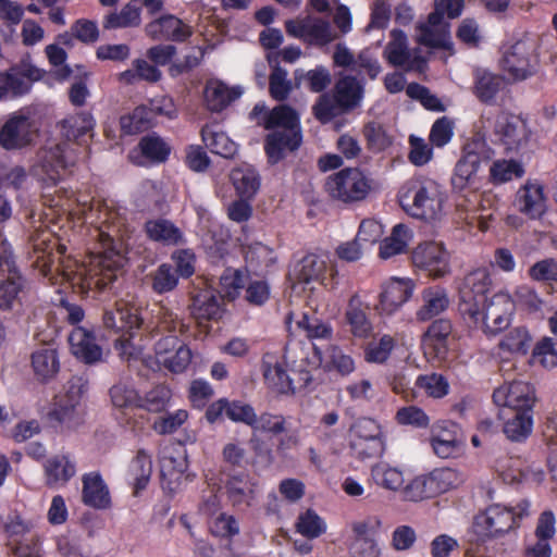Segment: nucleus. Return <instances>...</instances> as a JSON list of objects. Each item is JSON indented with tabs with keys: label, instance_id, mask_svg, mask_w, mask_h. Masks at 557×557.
Here are the masks:
<instances>
[{
	"label": "nucleus",
	"instance_id": "nucleus-11",
	"mask_svg": "<svg viewBox=\"0 0 557 557\" xmlns=\"http://www.w3.org/2000/svg\"><path fill=\"white\" fill-rule=\"evenodd\" d=\"M495 405L506 412H533L535 391L533 386L523 381L505 383L493 393Z\"/></svg>",
	"mask_w": 557,
	"mask_h": 557
},
{
	"label": "nucleus",
	"instance_id": "nucleus-16",
	"mask_svg": "<svg viewBox=\"0 0 557 557\" xmlns=\"http://www.w3.org/2000/svg\"><path fill=\"white\" fill-rule=\"evenodd\" d=\"M383 54L389 64L405 67L408 71H422L426 65L425 59L418 54V50L413 52L409 50L407 35L400 29L391 32V40Z\"/></svg>",
	"mask_w": 557,
	"mask_h": 557
},
{
	"label": "nucleus",
	"instance_id": "nucleus-41",
	"mask_svg": "<svg viewBox=\"0 0 557 557\" xmlns=\"http://www.w3.org/2000/svg\"><path fill=\"white\" fill-rule=\"evenodd\" d=\"M411 237L412 233L408 226L404 224L395 225L392 230V234L382 240L380 245V257L382 259H389L403 253L411 240Z\"/></svg>",
	"mask_w": 557,
	"mask_h": 557
},
{
	"label": "nucleus",
	"instance_id": "nucleus-53",
	"mask_svg": "<svg viewBox=\"0 0 557 557\" xmlns=\"http://www.w3.org/2000/svg\"><path fill=\"white\" fill-rule=\"evenodd\" d=\"M245 260L256 271H262L272 267L275 263L276 257L270 247L257 243L246 249Z\"/></svg>",
	"mask_w": 557,
	"mask_h": 557
},
{
	"label": "nucleus",
	"instance_id": "nucleus-37",
	"mask_svg": "<svg viewBox=\"0 0 557 557\" xmlns=\"http://www.w3.org/2000/svg\"><path fill=\"white\" fill-rule=\"evenodd\" d=\"M371 479L380 487L391 491L399 492L405 487L404 471L388 462H376L371 467Z\"/></svg>",
	"mask_w": 557,
	"mask_h": 557
},
{
	"label": "nucleus",
	"instance_id": "nucleus-43",
	"mask_svg": "<svg viewBox=\"0 0 557 557\" xmlns=\"http://www.w3.org/2000/svg\"><path fill=\"white\" fill-rule=\"evenodd\" d=\"M231 181L242 198H251L260 187L257 171L250 166L236 168L231 172Z\"/></svg>",
	"mask_w": 557,
	"mask_h": 557
},
{
	"label": "nucleus",
	"instance_id": "nucleus-14",
	"mask_svg": "<svg viewBox=\"0 0 557 557\" xmlns=\"http://www.w3.org/2000/svg\"><path fill=\"white\" fill-rule=\"evenodd\" d=\"M145 34L151 40L185 42L194 34L193 26L174 14H162L145 26Z\"/></svg>",
	"mask_w": 557,
	"mask_h": 557
},
{
	"label": "nucleus",
	"instance_id": "nucleus-29",
	"mask_svg": "<svg viewBox=\"0 0 557 557\" xmlns=\"http://www.w3.org/2000/svg\"><path fill=\"white\" fill-rule=\"evenodd\" d=\"M32 368L38 381L52 380L60 370L58 350L52 345L40 346L32 354Z\"/></svg>",
	"mask_w": 557,
	"mask_h": 557
},
{
	"label": "nucleus",
	"instance_id": "nucleus-62",
	"mask_svg": "<svg viewBox=\"0 0 557 557\" xmlns=\"http://www.w3.org/2000/svg\"><path fill=\"white\" fill-rule=\"evenodd\" d=\"M269 90L273 99L285 100L292 91V82L287 78V71L276 66L269 78Z\"/></svg>",
	"mask_w": 557,
	"mask_h": 557
},
{
	"label": "nucleus",
	"instance_id": "nucleus-33",
	"mask_svg": "<svg viewBox=\"0 0 557 557\" xmlns=\"http://www.w3.org/2000/svg\"><path fill=\"white\" fill-rule=\"evenodd\" d=\"M148 237L164 246H177L185 244L184 233L172 221L166 219L149 220L145 224Z\"/></svg>",
	"mask_w": 557,
	"mask_h": 557
},
{
	"label": "nucleus",
	"instance_id": "nucleus-49",
	"mask_svg": "<svg viewBox=\"0 0 557 557\" xmlns=\"http://www.w3.org/2000/svg\"><path fill=\"white\" fill-rule=\"evenodd\" d=\"M429 475L435 496L456 488L463 482L462 474L453 468H436Z\"/></svg>",
	"mask_w": 557,
	"mask_h": 557
},
{
	"label": "nucleus",
	"instance_id": "nucleus-20",
	"mask_svg": "<svg viewBox=\"0 0 557 557\" xmlns=\"http://www.w3.org/2000/svg\"><path fill=\"white\" fill-rule=\"evenodd\" d=\"M143 318L139 309L124 301H117L113 309H107L103 313V324L107 329L133 336V331L139 329Z\"/></svg>",
	"mask_w": 557,
	"mask_h": 557
},
{
	"label": "nucleus",
	"instance_id": "nucleus-57",
	"mask_svg": "<svg viewBox=\"0 0 557 557\" xmlns=\"http://www.w3.org/2000/svg\"><path fill=\"white\" fill-rule=\"evenodd\" d=\"M404 499L409 502H420L425 498L434 497V491L430 475H419L411 480L403 490Z\"/></svg>",
	"mask_w": 557,
	"mask_h": 557
},
{
	"label": "nucleus",
	"instance_id": "nucleus-48",
	"mask_svg": "<svg viewBox=\"0 0 557 557\" xmlns=\"http://www.w3.org/2000/svg\"><path fill=\"white\" fill-rule=\"evenodd\" d=\"M349 447L351 455L361 461L382 457L385 451L384 436L364 438V440H350Z\"/></svg>",
	"mask_w": 557,
	"mask_h": 557
},
{
	"label": "nucleus",
	"instance_id": "nucleus-21",
	"mask_svg": "<svg viewBox=\"0 0 557 557\" xmlns=\"http://www.w3.org/2000/svg\"><path fill=\"white\" fill-rule=\"evenodd\" d=\"M494 129L507 150L518 149L529 137L525 122L507 112L497 115Z\"/></svg>",
	"mask_w": 557,
	"mask_h": 557
},
{
	"label": "nucleus",
	"instance_id": "nucleus-46",
	"mask_svg": "<svg viewBox=\"0 0 557 557\" xmlns=\"http://www.w3.org/2000/svg\"><path fill=\"white\" fill-rule=\"evenodd\" d=\"M523 174V165L513 159H498L494 161L490 168V181L495 185L522 177Z\"/></svg>",
	"mask_w": 557,
	"mask_h": 557
},
{
	"label": "nucleus",
	"instance_id": "nucleus-28",
	"mask_svg": "<svg viewBox=\"0 0 557 557\" xmlns=\"http://www.w3.org/2000/svg\"><path fill=\"white\" fill-rule=\"evenodd\" d=\"M453 332L451 322L447 319L434 321L422 337V347L425 355L443 357L448 347V338Z\"/></svg>",
	"mask_w": 557,
	"mask_h": 557
},
{
	"label": "nucleus",
	"instance_id": "nucleus-45",
	"mask_svg": "<svg viewBox=\"0 0 557 557\" xmlns=\"http://www.w3.org/2000/svg\"><path fill=\"white\" fill-rule=\"evenodd\" d=\"M312 112L319 122L326 124L349 111L339 102V99L334 94H323L312 107Z\"/></svg>",
	"mask_w": 557,
	"mask_h": 557
},
{
	"label": "nucleus",
	"instance_id": "nucleus-40",
	"mask_svg": "<svg viewBox=\"0 0 557 557\" xmlns=\"http://www.w3.org/2000/svg\"><path fill=\"white\" fill-rule=\"evenodd\" d=\"M190 314L199 322L216 320L222 314L218 298L211 292H201L193 297Z\"/></svg>",
	"mask_w": 557,
	"mask_h": 557
},
{
	"label": "nucleus",
	"instance_id": "nucleus-17",
	"mask_svg": "<svg viewBox=\"0 0 557 557\" xmlns=\"http://www.w3.org/2000/svg\"><path fill=\"white\" fill-rule=\"evenodd\" d=\"M33 140V122L23 113L12 114L0 129V145L7 150L21 149Z\"/></svg>",
	"mask_w": 557,
	"mask_h": 557
},
{
	"label": "nucleus",
	"instance_id": "nucleus-1",
	"mask_svg": "<svg viewBox=\"0 0 557 557\" xmlns=\"http://www.w3.org/2000/svg\"><path fill=\"white\" fill-rule=\"evenodd\" d=\"M102 225L98 230L101 249L90 253L83 274L88 289H104L123 273L126 263L122 239L126 232V218L120 209L106 206L100 211Z\"/></svg>",
	"mask_w": 557,
	"mask_h": 557
},
{
	"label": "nucleus",
	"instance_id": "nucleus-39",
	"mask_svg": "<svg viewBox=\"0 0 557 557\" xmlns=\"http://www.w3.org/2000/svg\"><path fill=\"white\" fill-rule=\"evenodd\" d=\"M345 315L354 336L366 338L371 334L372 325L358 295L349 299Z\"/></svg>",
	"mask_w": 557,
	"mask_h": 557
},
{
	"label": "nucleus",
	"instance_id": "nucleus-42",
	"mask_svg": "<svg viewBox=\"0 0 557 557\" xmlns=\"http://www.w3.org/2000/svg\"><path fill=\"white\" fill-rule=\"evenodd\" d=\"M152 473L151 456L144 449L137 451L128 466V480L133 483L135 492L138 493L144 490Z\"/></svg>",
	"mask_w": 557,
	"mask_h": 557
},
{
	"label": "nucleus",
	"instance_id": "nucleus-7",
	"mask_svg": "<svg viewBox=\"0 0 557 557\" xmlns=\"http://www.w3.org/2000/svg\"><path fill=\"white\" fill-rule=\"evenodd\" d=\"M85 393V384L81 377H72L65 387V393L54 397L53 403L46 413L48 422L61 429H75L83 423L84 410L82 396Z\"/></svg>",
	"mask_w": 557,
	"mask_h": 557
},
{
	"label": "nucleus",
	"instance_id": "nucleus-6",
	"mask_svg": "<svg viewBox=\"0 0 557 557\" xmlns=\"http://www.w3.org/2000/svg\"><path fill=\"white\" fill-rule=\"evenodd\" d=\"M444 200L441 185L432 180H425L399 195V203L409 215L428 222L441 219Z\"/></svg>",
	"mask_w": 557,
	"mask_h": 557
},
{
	"label": "nucleus",
	"instance_id": "nucleus-23",
	"mask_svg": "<svg viewBox=\"0 0 557 557\" xmlns=\"http://www.w3.org/2000/svg\"><path fill=\"white\" fill-rule=\"evenodd\" d=\"M226 493L233 506L249 508L257 504L259 483L248 474L233 475L226 483Z\"/></svg>",
	"mask_w": 557,
	"mask_h": 557
},
{
	"label": "nucleus",
	"instance_id": "nucleus-30",
	"mask_svg": "<svg viewBox=\"0 0 557 557\" xmlns=\"http://www.w3.org/2000/svg\"><path fill=\"white\" fill-rule=\"evenodd\" d=\"M44 469L46 483L51 487L65 485L76 473L75 461L64 454L47 459Z\"/></svg>",
	"mask_w": 557,
	"mask_h": 557
},
{
	"label": "nucleus",
	"instance_id": "nucleus-10",
	"mask_svg": "<svg viewBox=\"0 0 557 557\" xmlns=\"http://www.w3.org/2000/svg\"><path fill=\"white\" fill-rule=\"evenodd\" d=\"M494 157V150L483 138L474 137L463 148L462 157L455 166L451 177L454 189L462 190L475 176L482 162Z\"/></svg>",
	"mask_w": 557,
	"mask_h": 557
},
{
	"label": "nucleus",
	"instance_id": "nucleus-47",
	"mask_svg": "<svg viewBox=\"0 0 557 557\" xmlns=\"http://www.w3.org/2000/svg\"><path fill=\"white\" fill-rule=\"evenodd\" d=\"M315 355L319 356L320 362L325 368H334L342 375H348L355 370V362L352 358L345 355L337 346L330 345L325 350V356L321 357V351L318 347H314Z\"/></svg>",
	"mask_w": 557,
	"mask_h": 557
},
{
	"label": "nucleus",
	"instance_id": "nucleus-27",
	"mask_svg": "<svg viewBox=\"0 0 557 557\" xmlns=\"http://www.w3.org/2000/svg\"><path fill=\"white\" fill-rule=\"evenodd\" d=\"M243 94L240 87H230L220 79H209L203 96L207 108L212 112H221Z\"/></svg>",
	"mask_w": 557,
	"mask_h": 557
},
{
	"label": "nucleus",
	"instance_id": "nucleus-52",
	"mask_svg": "<svg viewBox=\"0 0 557 557\" xmlns=\"http://www.w3.org/2000/svg\"><path fill=\"white\" fill-rule=\"evenodd\" d=\"M138 148L140 153L152 162H164L170 154V147L162 138L156 135L143 137Z\"/></svg>",
	"mask_w": 557,
	"mask_h": 557
},
{
	"label": "nucleus",
	"instance_id": "nucleus-38",
	"mask_svg": "<svg viewBox=\"0 0 557 557\" xmlns=\"http://www.w3.org/2000/svg\"><path fill=\"white\" fill-rule=\"evenodd\" d=\"M333 94L348 111H351L360 106L364 89L362 83L355 76L345 75L336 82Z\"/></svg>",
	"mask_w": 557,
	"mask_h": 557
},
{
	"label": "nucleus",
	"instance_id": "nucleus-63",
	"mask_svg": "<svg viewBox=\"0 0 557 557\" xmlns=\"http://www.w3.org/2000/svg\"><path fill=\"white\" fill-rule=\"evenodd\" d=\"M187 418L188 412L180 409L156 419L152 429L161 435L172 434L186 422Z\"/></svg>",
	"mask_w": 557,
	"mask_h": 557
},
{
	"label": "nucleus",
	"instance_id": "nucleus-44",
	"mask_svg": "<svg viewBox=\"0 0 557 557\" xmlns=\"http://www.w3.org/2000/svg\"><path fill=\"white\" fill-rule=\"evenodd\" d=\"M140 23V0H131L120 13L106 16L103 27L108 29L138 26Z\"/></svg>",
	"mask_w": 557,
	"mask_h": 557
},
{
	"label": "nucleus",
	"instance_id": "nucleus-35",
	"mask_svg": "<svg viewBox=\"0 0 557 557\" xmlns=\"http://www.w3.org/2000/svg\"><path fill=\"white\" fill-rule=\"evenodd\" d=\"M499 418L504 420L503 431L511 442L525 441L532 432L533 412L499 411Z\"/></svg>",
	"mask_w": 557,
	"mask_h": 557
},
{
	"label": "nucleus",
	"instance_id": "nucleus-26",
	"mask_svg": "<svg viewBox=\"0 0 557 557\" xmlns=\"http://www.w3.org/2000/svg\"><path fill=\"white\" fill-rule=\"evenodd\" d=\"M417 41L420 45L431 48H445L451 46L449 36V24L440 17L438 21L432 20V13L429 14L428 21L417 26Z\"/></svg>",
	"mask_w": 557,
	"mask_h": 557
},
{
	"label": "nucleus",
	"instance_id": "nucleus-56",
	"mask_svg": "<svg viewBox=\"0 0 557 557\" xmlns=\"http://www.w3.org/2000/svg\"><path fill=\"white\" fill-rule=\"evenodd\" d=\"M362 134L367 140L368 148L373 151H382L392 144L391 136L380 122L370 121L364 124Z\"/></svg>",
	"mask_w": 557,
	"mask_h": 557
},
{
	"label": "nucleus",
	"instance_id": "nucleus-5",
	"mask_svg": "<svg viewBox=\"0 0 557 557\" xmlns=\"http://www.w3.org/2000/svg\"><path fill=\"white\" fill-rule=\"evenodd\" d=\"M515 301L505 292H498L481 306L474 307L473 314L466 313L462 319L471 326L481 329L486 335H496L508 327L515 312Z\"/></svg>",
	"mask_w": 557,
	"mask_h": 557
},
{
	"label": "nucleus",
	"instance_id": "nucleus-60",
	"mask_svg": "<svg viewBox=\"0 0 557 557\" xmlns=\"http://www.w3.org/2000/svg\"><path fill=\"white\" fill-rule=\"evenodd\" d=\"M171 398V391L164 385H157L144 398L140 397L139 407L151 412L162 411Z\"/></svg>",
	"mask_w": 557,
	"mask_h": 557
},
{
	"label": "nucleus",
	"instance_id": "nucleus-24",
	"mask_svg": "<svg viewBox=\"0 0 557 557\" xmlns=\"http://www.w3.org/2000/svg\"><path fill=\"white\" fill-rule=\"evenodd\" d=\"M262 374L269 389L276 394H294L295 387L285 364L275 356L267 354L262 358Z\"/></svg>",
	"mask_w": 557,
	"mask_h": 557
},
{
	"label": "nucleus",
	"instance_id": "nucleus-32",
	"mask_svg": "<svg viewBox=\"0 0 557 557\" xmlns=\"http://www.w3.org/2000/svg\"><path fill=\"white\" fill-rule=\"evenodd\" d=\"M421 298L423 304L416 313L419 321H429L444 312L449 306L447 290L438 285L423 289Z\"/></svg>",
	"mask_w": 557,
	"mask_h": 557
},
{
	"label": "nucleus",
	"instance_id": "nucleus-25",
	"mask_svg": "<svg viewBox=\"0 0 557 557\" xmlns=\"http://www.w3.org/2000/svg\"><path fill=\"white\" fill-rule=\"evenodd\" d=\"M83 503L95 509H108L111 506L109 487L99 472L85 473L82 478Z\"/></svg>",
	"mask_w": 557,
	"mask_h": 557
},
{
	"label": "nucleus",
	"instance_id": "nucleus-36",
	"mask_svg": "<svg viewBox=\"0 0 557 557\" xmlns=\"http://www.w3.org/2000/svg\"><path fill=\"white\" fill-rule=\"evenodd\" d=\"M201 138L212 153L223 158H233L237 152V145L220 129L218 124L205 125L201 129Z\"/></svg>",
	"mask_w": 557,
	"mask_h": 557
},
{
	"label": "nucleus",
	"instance_id": "nucleus-59",
	"mask_svg": "<svg viewBox=\"0 0 557 557\" xmlns=\"http://www.w3.org/2000/svg\"><path fill=\"white\" fill-rule=\"evenodd\" d=\"M297 531L308 539H315L326 530L325 522L313 510H307L298 517Z\"/></svg>",
	"mask_w": 557,
	"mask_h": 557
},
{
	"label": "nucleus",
	"instance_id": "nucleus-19",
	"mask_svg": "<svg viewBox=\"0 0 557 557\" xmlns=\"http://www.w3.org/2000/svg\"><path fill=\"white\" fill-rule=\"evenodd\" d=\"M414 286L410 278L392 277L382 285L376 309L384 314L394 313L412 296Z\"/></svg>",
	"mask_w": 557,
	"mask_h": 557
},
{
	"label": "nucleus",
	"instance_id": "nucleus-31",
	"mask_svg": "<svg viewBox=\"0 0 557 557\" xmlns=\"http://www.w3.org/2000/svg\"><path fill=\"white\" fill-rule=\"evenodd\" d=\"M504 85L503 76L485 69L473 72V94L483 103L493 104Z\"/></svg>",
	"mask_w": 557,
	"mask_h": 557
},
{
	"label": "nucleus",
	"instance_id": "nucleus-9",
	"mask_svg": "<svg viewBox=\"0 0 557 557\" xmlns=\"http://www.w3.org/2000/svg\"><path fill=\"white\" fill-rule=\"evenodd\" d=\"M285 29L289 36L317 48H324L337 38L331 23L314 15L287 20Z\"/></svg>",
	"mask_w": 557,
	"mask_h": 557
},
{
	"label": "nucleus",
	"instance_id": "nucleus-50",
	"mask_svg": "<svg viewBox=\"0 0 557 557\" xmlns=\"http://www.w3.org/2000/svg\"><path fill=\"white\" fill-rule=\"evenodd\" d=\"M531 339V335L525 327L517 326L502 338L499 348L511 354L525 355L529 351Z\"/></svg>",
	"mask_w": 557,
	"mask_h": 557
},
{
	"label": "nucleus",
	"instance_id": "nucleus-18",
	"mask_svg": "<svg viewBox=\"0 0 557 557\" xmlns=\"http://www.w3.org/2000/svg\"><path fill=\"white\" fill-rule=\"evenodd\" d=\"M515 203L518 210L528 218H542L547 210V198L544 186L536 180H528L517 191Z\"/></svg>",
	"mask_w": 557,
	"mask_h": 557
},
{
	"label": "nucleus",
	"instance_id": "nucleus-61",
	"mask_svg": "<svg viewBox=\"0 0 557 557\" xmlns=\"http://www.w3.org/2000/svg\"><path fill=\"white\" fill-rule=\"evenodd\" d=\"M244 287V276L239 270L226 269L220 277V294L224 298L235 299Z\"/></svg>",
	"mask_w": 557,
	"mask_h": 557
},
{
	"label": "nucleus",
	"instance_id": "nucleus-2",
	"mask_svg": "<svg viewBox=\"0 0 557 557\" xmlns=\"http://www.w3.org/2000/svg\"><path fill=\"white\" fill-rule=\"evenodd\" d=\"M250 117L265 129H273L264 140V149L271 163H277L286 151H295L300 147V117L289 106L280 104L268 110L264 103H257L250 112Z\"/></svg>",
	"mask_w": 557,
	"mask_h": 557
},
{
	"label": "nucleus",
	"instance_id": "nucleus-34",
	"mask_svg": "<svg viewBox=\"0 0 557 557\" xmlns=\"http://www.w3.org/2000/svg\"><path fill=\"white\" fill-rule=\"evenodd\" d=\"M61 125L62 133L67 140L82 145L87 143V138L94 136L96 121L91 113L81 112L64 119Z\"/></svg>",
	"mask_w": 557,
	"mask_h": 557
},
{
	"label": "nucleus",
	"instance_id": "nucleus-3",
	"mask_svg": "<svg viewBox=\"0 0 557 557\" xmlns=\"http://www.w3.org/2000/svg\"><path fill=\"white\" fill-rule=\"evenodd\" d=\"M498 65L511 83L534 77L542 66L539 41L527 36L516 40L503 49Z\"/></svg>",
	"mask_w": 557,
	"mask_h": 557
},
{
	"label": "nucleus",
	"instance_id": "nucleus-15",
	"mask_svg": "<svg viewBox=\"0 0 557 557\" xmlns=\"http://www.w3.org/2000/svg\"><path fill=\"white\" fill-rule=\"evenodd\" d=\"M412 262L434 278L449 272V255L442 243L425 242L418 245L412 252Z\"/></svg>",
	"mask_w": 557,
	"mask_h": 557
},
{
	"label": "nucleus",
	"instance_id": "nucleus-51",
	"mask_svg": "<svg viewBox=\"0 0 557 557\" xmlns=\"http://www.w3.org/2000/svg\"><path fill=\"white\" fill-rule=\"evenodd\" d=\"M416 386L433 398H443L449 392L447 379L435 372L419 375L416 380Z\"/></svg>",
	"mask_w": 557,
	"mask_h": 557
},
{
	"label": "nucleus",
	"instance_id": "nucleus-13",
	"mask_svg": "<svg viewBox=\"0 0 557 557\" xmlns=\"http://www.w3.org/2000/svg\"><path fill=\"white\" fill-rule=\"evenodd\" d=\"M492 284L487 269L479 268L468 273L459 286L458 311L461 317L472 313L474 307L481 306L487 299L486 293Z\"/></svg>",
	"mask_w": 557,
	"mask_h": 557
},
{
	"label": "nucleus",
	"instance_id": "nucleus-64",
	"mask_svg": "<svg viewBox=\"0 0 557 557\" xmlns=\"http://www.w3.org/2000/svg\"><path fill=\"white\" fill-rule=\"evenodd\" d=\"M534 359L545 368L557 366V347L550 337H544L540 341L533 351Z\"/></svg>",
	"mask_w": 557,
	"mask_h": 557
},
{
	"label": "nucleus",
	"instance_id": "nucleus-58",
	"mask_svg": "<svg viewBox=\"0 0 557 557\" xmlns=\"http://www.w3.org/2000/svg\"><path fill=\"white\" fill-rule=\"evenodd\" d=\"M152 289L158 294L172 292L178 283V275L173 265L162 263L151 274Z\"/></svg>",
	"mask_w": 557,
	"mask_h": 557
},
{
	"label": "nucleus",
	"instance_id": "nucleus-8",
	"mask_svg": "<svg viewBox=\"0 0 557 557\" xmlns=\"http://www.w3.org/2000/svg\"><path fill=\"white\" fill-rule=\"evenodd\" d=\"M325 190L331 198L343 203L363 201L372 190V180L358 168H346L325 181Z\"/></svg>",
	"mask_w": 557,
	"mask_h": 557
},
{
	"label": "nucleus",
	"instance_id": "nucleus-54",
	"mask_svg": "<svg viewBox=\"0 0 557 557\" xmlns=\"http://www.w3.org/2000/svg\"><path fill=\"white\" fill-rule=\"evenodd\" d=\"M110 397L114 407H139L140 396L129 382H119L110 388Z\"/></svg>",
	"mask_w": 557,
	"mask_h": 557
},
{
	"label": "nucleus",
	"instance_id": "nucleus-12",
	"mask_svg": "<svg viewBox=\"0 0 557 557\" xmlns=\"http://www.w3.org/2000/svg\"><path fill=\"white\" fill-rule=\"evenodd\" d=\"M65 145H54L52 147L41 148L30 169L32 175L47 186L55 185L62 175V172L71 163L65 156Z\"/></svg>",
	"mask_w": 557,
	"mask_h": 557
},
{
	"label": "nucleus",
	"instance_id": "nucleus-4",
	"mask_svg": "<svg viewBox=\"0 0 557 557\" xmlns=\"http://www.w3.org/2000/svg\"><path fill=\"white\" fill-rule=\"evenodd\" d=\"M529 515L530 503L525 499L515 506L493 504L475 516L472 529L480 541H486L518 528Z\"/></svg>",
	"mask_w": 557,
	"mask_h": 557
},
{
	"label": "nucleus",
	"instance_id": "nucleus-22",
	"mask_svg": "<svg viewBox=\"0 0 557 557\" xmlns=\"http://www.w3.org/2000/svg\"><path fill=\"white\" fill-rule=\"evenodd\" d=\"M71 352L86 364L102 361V348L98 345L92 331L76 326L69 335Z\"/></svg>",
	"mask_w": 557,
	"mask_h": 557
},
{
	"label": "nucleus",
	"instance_id": "nucleus-55",
	"mask_svg": "<svg viewBox=\"0 0 557 557\" xmlns=\"http://www.w3.org/2000/svg\"><path fill=\"white\" fill-rule=\"evenodd\" d=\"M298 267V278L309 283L311 281H318L323 276L326 270V261L321 256L309 253L300 260Z\"/></svg>",
	"mask_w": 557,
	"mask_h": 557
}]
</instances>
